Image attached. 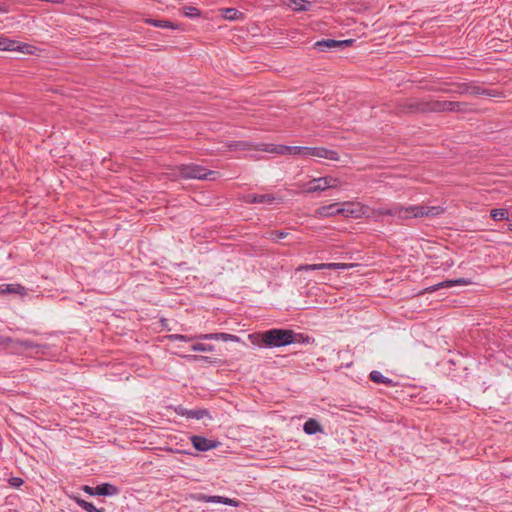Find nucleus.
Masks as SVG:
<instances>
[{"label":"nucleus","instance_id":"f03ea898","mask_svg":"<svg viewBox=\"0 0 512 512\" xmlns=\"http://www.w3.org/2000/svg\"><path fill=\"white\" fill-rule=\"evenodd\" d=\"M175 177L182 179H198L214 181L220 177V172L209 170L202 165L196 163L180 164L174 167L173 173Z\"/></svg>","mask_w":512,"mask_h":512},{"label":"nucleus","instance_id":"f704fd0d","mask_svg":"<svg viewBox=\"0 0 512 512\" xmlns=\"http://www.w3.org/2000/svg\"><path fill=\"white\" fill-rule=\"evenodd\" d=\"M14 339L0 334V347L12 350Z\"/></svg>","mask_w":512,"mask_h":512},{"label":"nucleus","instance_id":"dca6fc26","mask_svg":"<svg viewBox=\"0 0 512 512\" xmlns=\"http://www.w3.org/2000/svg\"><path fill=\"white\" fill-rule=\"evenodd\" d=\"M472 283V281L470 279H467V278H458V279H453V280H445V281H442L432 287L429 288V291H436L440 288H450V287H453V286H456V285H470Z\"/></svg>","mask_w":512,"mask_h":512},{"label":"nucleus","instance_id":"9d476101","mask_svg":"<svg viewBox=\"0 0 512 512\" xmlns=\"http://www.w3.org/2000/svg\"><path fill=\"white\" fill-rule=\"evenodd\" d=\"M191 442H192L193 447L197 451H201V452H205V451H209L211 449H214L218 445V443L216 441L207 439L206 437L200 436V435L192 436L191 437Z\"/></svg>","mask_w":512,"mask_h":512},{"label":"nucleus","instance_id":"a878e982","mask_svg":"<svg viewBox=\"0 0 512 512\" xmlns=\"http://www.w3.org/2000/svg\"><path fill=\"white\" fill-rule=\"evenodd\" d=\"M451 112L468 113L473 111L467 102L451 101Z\"/></svg>","mask_w":512,"mask_h":512},{"label":"nucleus","instance_id":"4c0bfd02","mask_svg":"<svg viewBox=\"0 0 512 512\" xmlns=\"http://www.w3.org/2000/svg\"><path fill=\"white\" fill-rule=\"evenodd\" d=\"M301 270L305 271H313V270H324L325 269V263L320 264H306L300 267Z\"/></svg>","mask_w":512,"mask_h":512},{"label":"nucleus","instance_id":"ddd939ff","mask_svg":"<svg viewBox=\"0 0 512 512\" xmlns=\"http://www.w3.org/2000/svg\"><path fill=\"white\" fill-rule=\"evenodd\" d=\"M226 146L229 150H241V151H249V150H258L261 147L260 144H254L250 141H229Z\"/></svg>","mask_w":512,"mask_h":512},{"label":"nucleus","instance_id":"2eb2a0df","mask_svg":"<svg viewBox=\"0 0 512 512\" xmlns=\"http://www.w3.org/2000/svg\"><path fill=\"white\" fill-rule=\"evenodd\" d=\"M451 101L428 100V112L441 113L451 112Z\"/></svg>","mask_w":512,"mask_h":512},{"label":"nucleus","instance_id":"5701e85b","mask_svg":"<svg viewBox=\"0 0 512 512\" xmlns=\"http://www.w3.org/2000/svg\"><path fill=\"white\" fill-rule=\"evenodd\" d=\"M470 94L471 95H476V96L496 97L500 93L497 92L496 90L485 89V88H482L480 86L471 85Z\"/></svg>","mask_w":512,"mask_h":512},{"label":"nucleus","instance_id":"58836bf2","mask_svg":"<svg viewBox=\"0 0 512 512\" xmlns=\"http://www.w3.org/2000/svg\"><path fill=\"white\" fill-rule=\"evenodd\" d=\"M238 15H241V13H239L238 10H236L235 8H228L226 9L224 16L229 20H235L238 19Z\"/></svg>","mask_w":512,"mask_h":512},{"label":"nucleus","instance_id":"f8f14e48","mask_svg":"<svg viewBox=\"0 0 512 512\" xmlns=\"http://www.w3.org/2000/svg\"><path fill=\"white\" fill-rule=\"evenodd\" d=\"M342 211L343 210H340V205L334 203L317 208L315 210V216L319 218L332 217L335 215H340V212Z\"/></svg>","mask_w":512,"mask_h":512},{"label":"nucleus","instance_id":"c9c22d12","mask_svg":"<svg viewBox=\"0 0 512 512\" xmlns=\"http://www.w3.org/2000/svg\"><path fill=\"white\" fill-rule=\"evenodd\" d=\"M288 236V232L281 230H274L270 232V239L273 241H278L280 239H284Z\"/></svg>","mask_w":512,"mask_h":512},{"label":"nucleus","instance_id":"7c9ffc66","mask_svg":"<svg viewBox=\"0 0 512 512\" xmlns=\"http://www.w3.org/2000/svg\"><path fill=\"white\" fill-rule=\"evenodd\" d=\"M15 40L0 36V51H14Z\"/></svg>","mask_w":512,"mask_h":512},{"label":"nucleus","instance_id":"0eeeda50","mask_svg":"<svg viewBox=\"0 0 512 512\" xmlns=\"http://www.w3.org/2000/svg\"><path fill=\"white\" fill-rule=\"evenodd\" d=\"M412 218L435 217L444 212L440 206L410 205Z\"/></svg>","mask_w":512,"mask_h":512},{"label":"nucleus","instance_id":"ea45409f","mask_svg":"<svg viewBox=\"0 0 512 512\" xmlns=\"http://www.w3.org/2000/svg\"><path fill=\"white\" fill-rule=\"evenodd\" d=\"M24 483L23 479L20 477H11L9 479V484L14 488H19Z\"/></svg>","mask_w":512,"mask_h":512},{"label":"nucleus","instance_id":"f257e3e1","mask_svg":"<svg viewBox=\"0 0 512 512\" xmlns=\"http://www.w3.org/2000/svg\"><path fill=\"white\" fill-rule=\"evenodd\" d=\"M249 341L260 348H279L293 343H310V337L290 329L272 328L249 334Z\"/></svg>","mask_w":512,"mask_h":512},{"label":"nucleus","instance_id":"4468645a","mask_svg":"<svg viewBox=\"0 0 512 512\" xmlns=\"http://www.w3.org/2000/svg\"><path fill=\"white\" fill-rule=\"evenodd\" d=\"M392 217L397 218L399 221H397V224H401V221L411 219V210L410 206L404 207L401 204H394L392 205Z\"/></svg>","mask_w":512,"mask_h":512},{"label":"nucleus","instance_id":"b1692460","mask_svg":"<svg viewBox=\"0 0 512 512\" xmlns=\"http://www.w3.org/2000/svg\"><path fill=\"white\" fill-rule=\"evenodd\" d=\"M455 87H456L455 90L439 89V91H442L445 93H457L460 95L470 94L471 84H469V83H456Z\"/></svg>","mask_w":512,"mask_h":512},{"label":"nucleus","instance_id":"49530a36","mask_svg":"<svg viewBox=\"0 0 512 512\" xmlns=\"http://www.w3.org/2000/svg\"><path fill=\"white\" fill-rule=\"evenodd\" d=\"M187 357H188V358H191V359H194V360H197V359H199V358L204 359V357H202V356H201V357H199V356H196V355H189V356H187Z\"/></svg>","mask_w":512,"mask_h":512},{"label":"nucleus","instance_id":"39448f33","mask_svg":"<svg viewBox=\"0 0 512 512\" xmlns=\"http://www.w3.org/2000/svg\"><path fill=\"white\" fill-rule=\"evenodd\" d=\"M354 39L334 40L322 39L313 44V48L319 52H326L332 49H344L354 44Z\"/></svg>","mask_w":512,"mask_h":512},{"label":"nucleus","instance_id":"37998d69","mask_svg":"<svg viewBox=\"0 0 512 512\" xmlns=\"http://www.w3.org/2000/svg\"><path fill=\"white\" fill-rule=\"evenodd\" d=\"M188 410L187 408L179 405L175 408V412L180 415V416H185L187 418V413H188Z\"/></svg>","mask_w":512,"mask_h":512},{"label":"nucleus","instance_id":"393cba45","mask_svg":"<svg viewBox=\"0 0 512 512\" xmlns=\"http://www.w3.org/2000/svg\"><path fill=\"white\" fill-rule=\"evenodd\" d=\"M204 417L211 418L209 411L207 409L198 408V409H189L187 413V418L200 420Z\"/></svg>","mask_w":512,"mask_h":512},{"label":"nucleus","instance_id":"a19ab883","mask_svg":"<svg viewBox=\"0 0 512 512\" xmlns=\"http://www.w3.org/2000/svg\"><path fill=\"white\" fill-rule=\"evenodd\" d=\"M170 337L174 340H179V341H191L193 339V337H189L187 335H181V334H174V335H171Z\"/></svg>","mask_w":512,"mask_h":512},{"label":"nucleus","instance_id":"72a5a7b5","mask_svg":"<svg viewBox=\"0 0 512 512\" xmlns=\"http://www.w3.org/2000/svg\"><path fill=\"white\" fill-rule=\"evenodd\" d=\"M191 350L195 352H211L214 350V346L203 343H195L191 346Z\"/></svg>","mask_w":512,"mask_h":512},{"label":"nucleus","instance_id":"6e6552de","mask_svg":"<svg viewBox=\"0 0 512 512\" xmlns=\"http://www.w3.org/2000/svg\"><path fill=\"white\" fill-rule=\"evenodd\" d=\"M400 107L405 113H428V100L407 99Z\"/></svg>","mask_w":512,"mask_h":512},{"label":"nucleus","instance_id":"c85d7f7f","mask_svg":"<svg viewBox=\"0 0 512 512\" xmlns=\"http://www.w3.org/2000/svg\"><path fill=\"white\" fill-rule=\"evenodd\" d=\"M146 22L152 26L160 27V28H170L175 29L176 25L170 21L166 20H157V19H147Z\"/></svg>","mask_w":512,"mask_h":512},{"label":"nucleus","instance_id":"20e7f679","mask_svg":"<svg viewBox=\"0 0 512 512\" xmlns=\"http://www.w3.org/2000/svg\"><path fill=\"white\" fill-rule=\"evenodd\" d=\"M338 183H339L338 179L331 177V176L314 178L308 182L305 191L307 193L324 191L328 188L337 187Z\"/></svg>","mask_w":512,"mask_h":512},{"label":"nucleus","instance_id":"473e14b6","mask_svg":"<svg viewBox=\"0 0 512 512\" xmlns=\"http://www.w3.org/2000/svg\"><path fill=\"white\" fill-rule=\"evenodd\" d=\"M183 14L188 18H197L200 16L201 12L198 8L193 6H185L183 7Z\"/></svg>","mask_w":512,"mask_h":512},{"label":"nucleus","instance_id":"79ce46f5","mask_svg":"<svg viewBox=\"0 0 512 512\" xmlns=\"http://www.w3.org/2000/svg\"><path fill=\"white\" fill-rule=\"evenodd\" d=\"M82 490L90 496H96V488L89 485H84Z\"/></svg>","mask_w":512,"mask_h":512},{"label":"nucleus","instance_id":"bb28decb","mask_svg":"<svg viewBox=\"0 0 512 512\" xmlns=\"http://www.w3.org/2000/svg\"><path fill=\"white\" fill-rule=\"evenodd\" d=\"M392 206L390 208H375L371 210V214L369 217L373 218L375 221H379L383 216H391Z\"/></svg>","mask_w":512,"mask_h":512},{"label":"nucleus","instance_id":"aec40b11","mask_svg":"<svg viewBox=\"0 0 512 512\" xmlns=\"http://www.w3.org/2000/svg\"><path fill=\"white\" fill-rule=\"evenodd\" d=\"M369 379L377 384H384L386 386H395V382L388 378L383 376L379 371L373 370L369 374Z\"/></svg>","mask_w":512,"mask_h":512},{"label":"nucleus","instance_id":"de8ad7c7","mask_svg":"<svg viewBox=\"0 0 512 512\" xmlns=\"http://www.w3.org/2000/svg\"><path fill=\"white\" fill-rule=\"evenodd\" d=\"M95 512H106L103 508H97V511Z\"/></svg>","mask_w":512,"mask_h":512},{"label":"nucleus","instance_id":"1a4fd4ad","mask_svg":"<svg viewBox=\"0 0 512 512\" xmlns=\"http://www.w3.org/2000/svg\"><path fill=\"white\" fill-rule=\"evenodd\" d=\"M304 157H319L333 161L339 160V154L324 147H305Z\"/></svg>","mask_w":512,"mask_h":512},{"label":"nucleus","instance_id":"2f4dec72","mask_svg":"<svg viewBox=\"0 0 512 512\" xmlns=\"http://www.w3.org/2000/svg\"><path fill=\"white\" fill-rule=\"evenodd\" d=\"M73 499L77 503L78 506H80L82 509L86 510L87 512L97 511V507H95L91 502H88L80 497H74Z\"/></svg>","mask_w":512,"mask_h":512},{"label":"nucleus","instance_id":"4be33fe9","mask_svg":"<svg viewBox=\"0 0 512 512\" xmlns=\"http://www.w3.org/2000/svg\"><path fill=\"white\" fill-rule=\"evenodd\" d=\"M303 430L306 434L313 435L322 432V427L317 420L310 418L304 423Z\"/></svg>","mask_w":512,"mask_h":512},{"label":"nucleus","instance_id":"423d86ee","mask_svg":"<svg viewBox=\"0 0 512 512\" xmlns=\"http://www.w3.org/2000/svg\"><path fill=\"white\" fill-rule=\"evenodd\" d=\"M190 498L194 501L198 502H209V503H221L229 506L238 507L240 505V501L224 496H208L204 493H194L190 495Z\"/></svg>","mask_w":512,"mask_h":512},{"label":"nucleus","instance_id":"6ab92c4d","mask_svg":"<svg viewBox=\"0 0 512 512\" xmlns=\"http://www.w3.org/2000/svg\"><path fill=\"white\" fill-rule=\"evenodd\" d=\"M96 496H113L119 493V489L110 483H102L95 486Z\"/></svg>","mask_w":512,"mask_h":512},{"label":"nucleus","instance_id":"a18cd8bd","mask_svg":"<svg viewBox=\"0 0 512 512\" xmlns=\"http://www.w3.org/2000/svg\"><path fill=\"white\" fill-rule=\"evenodd\" d=\"M304 0H294V3L296 5V10H305L306 8L301 4Z\"/></svg>","mask_w":512,"mask_h":512},{"label":"nucleus","instance_id":"412c9836","mask_svg":"<svg viewBox=\"0 0 512 512\" xmlns=\"http://www.w3.org/2000/svg\"><path fill=\"white\" fill-rule=\"evenodd\" d=\"M25 348V349H33V348H44L45 345L37 344L31 340H19L14 339L12 351L16 352L19 348Z\"/></svg>","mask_w":512,"mask_h":512},{"label":"nucleus","instance_id":"a211bd4d","mask_svg":"<svg viewBox=\"0 0 512 512\" xmlns=\"http://www.w3.org/2000/svg\"><path fill=\"white\" fill-rule=\"evenodd\" d=\"M4 294L25 295L26 288L20 284H0V295Z\"/></svg>","mask_w":512,"mask_h":512},{"label":"nucleus","instance_id":"c756f323","mask_svg":"<svg viewBox=\"0 0 512 512\" xmlns=\"http://www.w3.org/2000/svg\"><path fill=\"white\" fill-rule=\"evenodd\" d=\"M491 217L495 221L507 220L508 219V211L503 208L492 209L490 212Z\"/></svg>","mask_w":512,"mask_h":512},{"label":"nucleus","instance_id":"cd10ccee","mask_svg":"<svg viewBox=\"0 0 512 512\" xmlns=\"http://www.w3.org/2000/svg\"><path fill=\"white\" fill-rule=\"evenodd\" d=\"M37 48L27 43H20L15 41L14 51H19L24 54H34Z\"/></svg>","mask_w":512,"mask_h":512},{"label":"nucleus","instance_id":"c03bdc74","mask_svg":"<svg viewBox=\"0 0 512 512\" xmlns=\"http://www.w3.org/2000/svg\"><path fill=\"white\" fill-rule=\"evenodd\" d=\"M340 210H343L340 212L341 215H344L345 217L353 216L354 210L350 208L340 207Z\"/></svg>","mask_w":512,"mask_h":512},{"label":"nucleus","instance_id":"f3484780","mask_svg":"<svg viewBox=\"0 0 512 512\" xmlns=\"http://www.w3.org/2000/svg\"><path fill=\"white\" fill-rule=\"evenodd\" d=\"M198 338L200 339H213V340H221L223 342L233 341L239 342L240 338L236 335L228 334V333H211V334H203Z\"/></svg>","mask_w":512,"mask_h":512},{"label":"nucleus","instance_id":"09e8293b","mask_svg":"<svg viewBox=\"0 0 512 512\" xmlns=\"http://www.w3.org/2000/svg\"><path fill=\"white\" fill-rule=\"evenodd\" d=\"M509 230L512 231V223L509 225Z\"/></svg>","mask_w":512,"mask_h":512},{"label":"nucleus","instance_id":"e433bc0d","mask_svg":"<svg viewBox=\"0 0 512 512\" xmlns=\"http://www.w3.org/2000/svg\"><path fill=\"white\" fill-rule=\"evenodd\" d=\"M351 266H352L351 264H345V263H325V269H330V270L347 269Z\"/></svg>","mask_w":512,"mask_h":512},{"label":"nucleus","instance_id":"7ed1b4c3","mask_svg":"<svg viewBox=\"0 0 512 512\" xmlns=\"http://www.w3.org/2000/svg\"><path fill=\"white\" fill-rule=\"evenodd\" d=\"M259 151L280 154V155H300L304 157L305 147L286 146L261 143Z\"/></svg>","mask_w":512,"mask_h":512},{"label":"nucleus","instance_id":"9b49d317","mask_svg":"<svg viewBox=\"0 0 512 512\" xmlns=\"http://www.w3.org/2000/svg\"><path fill=\"white\" fill-rule=\"evenodd\" d=\"M244 202L248 204H272L276 197L273 194H255V193H249L244 196L243 198Z\"/></svg>","mask_w":512,"mask_h":512}]
</instances>
